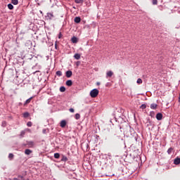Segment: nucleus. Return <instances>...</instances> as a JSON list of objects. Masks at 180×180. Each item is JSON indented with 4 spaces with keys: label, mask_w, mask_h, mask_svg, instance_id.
Listing matches in <instances>:
<instances>
[{
    "label": "nucleus",
    "mask_w": 180,
    "mask_h": 180,
    "mask_svg": "<svg viewBox=\"0 0 180 180\" xmlns=\"http://www.w3.org/2000/svg\"><path fill=\"white\" fill-rule=\"evenodd\" d=\"M98 95H99V90L97 89H94L90 91V96H91V98H96Z\"/></svg>",
    "instance_id": "nucleus-1"
},
{
    "label": "nucleus",
    "mask_w": 180,
    "mask_h": 180,
    "mask_svg": "<svg viewBox=\"0 0 180 180\" xmlns=\"http://www.w3.org/2000/svg\"><path fill=\"white\" fill-rule=\"evenodd\" d=\"M54 18V15H53V13H48L46 15V18L48 20H51Z\"/></svg>",
    "instance_id": "nucleus-2"
},
{
    "label": "nucleus",
    "mask_w": 180,
    "mask_h": 180,
    "mask_svg": "<svg viewBox=\"0 0 180 180\" xmlns=\"http://www.w3.org/2000/svg\"><path fill=\"white\" fill-rule=\"evenodd\" d=\"M66 77L67 78H71V77H72V71L71 70H68L66 72Z\"/></svg>",
    "instance_id": "nucleus-3"
},
{
    "label": "nucleus",
    "mask_w": 180,
    "mask_h": 180,
    "mask_svg": "<svg viewBox=\"0 0 180 180\" xmlns=\"http://www.w3.org/2000/svg\"><path fill=\"white\" fill-rule=\"evenodd\" d=\"M156 119H157V120H162V113L158 112L156 115Z\"/></svg>",
    "instance_id": "nucleus-4"
},
{
    "label": "nucleus",
    "mask_w": 180,
    "mask_h": 180,
    "mask_svg": "<svg viewBox=\"0 0 180 180\" xmlns=\"http://www.w3.org/2000/svg\"><path fill=\"white\" fill-rule=\"evenodd\" d=\"M27 146H28V147L30 148H32V147H34V142L30 141H27Z\"/></svg>",
    "instance_id": "nucleus-5"
},
{
    "label": "nucleus",
    "mask_w": 180,
    "mask_h": 180,
    "mask_svg": "<svg viewBox=\"0 0 180 180\" xmlns=\"http://www.w3.org/2000/svg\"><path fill=\"white\" fill-rule=\"evenodd\" d=\"M112 76H113V72L111 70L106 72V78H110Z\"/></svg>",
    "instance_id": "nucleus-6"
},
{
    "label": "nucleus",
    "mask_w": 180,
    "mask_h": 180,
    "mask_svg": "<svg viewBox=\"0 0 180 180\" xmlns=\"http://www.w3.org/2000/svg\"><path fill=\"white\" fill-rule=\"evenodd\" d=\"M67 126V121L65 120H63L60 122V127L64 128Z\"/></svg>",
    "instance_id": "nucleus-7"
},
{
    "label": "nucleus",
    "mask_w": 180,
    "mask_h": 180,
    "mask_svg": "<svg viewBox=\"0 0 180 180\" xmlns=\"http://www.w3.org/2000/svg\"><path fill=\"white\" fill-rule=\"evenodd\" d=\"M60 161H62L63 162H67V161H68V158H67V156L63 155Z\"/></svg>",
    "instance_id": "nucleus-8"
},
{
    "label": "nucleus",
    "mask_w": 180,
    "mask_h": 180,
    "mask_svg": "<svg viewBox=\"0 0 180 180\" xmlns=\"http://www.w3.org/2000/svg\"><path fill=\"white\" fill-rule=\"evenodd\" d=\"M32 99H33V97H30V98L26 100L24 103V106H26V105H29V103L32 101Z\"/></svg>",
    "instance_id": "nucleus-9"
},
{
    "label": "nucleus",
    "mask_w": 180,
    "mask_h": 180,
    "mask_svg": "<svg viewBox=\"0 0 180 180\" xmlns=\"http://www.w3.org/2000/svg\"><path fill=\"white\" fill-rule=\"evenodd\" d=\"M174 164H175V165H179V164H180V158H175L174 161Z\"/></svg>",
    "instance_id": "nucleus-10"
},
{
    "label": "nucleus",
    "mask_w": 180,
    "mask_h": 180,
    "mask_svg": "<svg viewBox=\"0 0 180 180\" xmlns=\"http://www.w3.org/2000/svg\"><path fill=\"white\" fill-rule=\"evenodd\" d=\"M71 40H72V43H74V44L78 43V38H77L76 37H72Z\"/></svg>",
    "instance_id": "nucleus-11"
},
{
    "label": "nucleus",
    "mask_w": 180,
    "mask_h": 180,
    "mask_svg": "<svg viewBox=\"0 0 180 180\" xmlns=\"http://www.w3.org/2000/svg\"><path fill=\"white\" fill-rule=\"evenodd\" d=\"M74 58L75 60H79L81 58V55L79 53H75L74 55Z\"/></svg>",
    "instance_id": "nucleus-12"
},
{
    "label": "nucleus",
    "mask_w": 180,
    "mask_h": 180,
    "mask_svg": "<svg viewBox=\"0 0 180 180\" xmlns=\"http://www.w3.org/2000/svg\"><path fill=\"white\" fill-rule=\"evenodd\" d=\"M158 106V105H157L155 103H152V104H150V109L155 110V109H157Z\"/></svg>",
    "instance_id": "nucleus-13"
},
{
    "label": "nucleus",
    "mask_w": 180,
    "mask_h": 180,
    "mask_svg": "<svg viewBox=\"0 0 180 180\" xmlns=\"http://www.w3.org/2000/svg\"><path fill=\"white\" fill-rule=\"evenodd\" d=\"M25 154H26V155H30V154H32V150L30 149H26L25 150Z\"/></svg>",
    "instance_id": "nucleus-14"
},
{
    "label": "nucleus",
    "mask_w": 180,
    "mask_h": 180,
    "mask_svg": "<svg viewBox=\"0 0 180 180\" xmlns=\"http://www.w3.org/2000/svg\"><path fill=\"white\" fill-rule=\"evenodd\" d=\"M81 22V18L79 17H75V23H79Z\"/></svg>",
    "instance_id": "nucleus-15"
},
{
    "label": "nucleus",
    "mask_w": 180,
    "mask_h": 180,
    "mask_svg": "<svg viewBox=\"0 0 180 180\" xmlns=\"http://www.w3.org/2000/svg\"><path fill=\"white\" fill-rule=\"evenodd\" d=\"M66 85H67L68 86H71L72 85V80H68V81L66 82Z\"/></svg>",
    "instance_id": "nucleus-16"
},
{
    "label": "nucleus",
    "mask_w": 180,
    "mask_h": 180,
    "mask_svg": "<svg viewBox=\"0 0 180 180\" xmlns=\"http://www.w3.org/2000/svg\"><path fill=\"white\" fill-rule=\"evenodd\" d=\"M75 117L76 120H79V119H81V115H79V113H77L75 114Z\"/></svg>",
    "instance_id": "nucleus-17"
},
{
    "label": "nucleus",
    "mask_w": 180,
    "mask_h": 180,
    "mask_svg": "<svg viewBox=\"0 0 180 180\" xmlns=\"http://www.w3.org/2000/svg\"><path fill=\"white\" fill-rule=\"evenodd\" d=\"M11 4H13V5H18V4H19V1L18 0H12Z\"/></svg>",
    "instance_id": "nucleus-18"
},
{
    "label": "nucleus",
    "mask_w": 180,
    "mask_h": 180,
    "mask_svg": "<svg viewBox=\"0 0 180 180\" xmlns=\"http://www.w3.org/2000/svg\"><path fill=\"white\" fill-rule=\"evenodd\" d=\"M56 75L58 77H61V75H63V72L60 71V70H58L56 72Z\"/></svg>",
    "instance_id": "nucleus-19"
},
{
    "label": "nucleus",
    "mask_w": 180,
    "mask_h": 180,
    "mask_svg": "<svg viewBox=\"0 0 180 180\" xmlns=\"http://www.w3.org/2000/svg\"><path fill=\"white\" fill-rule=\"evenodd\" d=\"M174 150V148H169L168 150H167V154L171 155V153H172V151Z\"/></svg>",
    "instance_id": "nucleus-20"
},
{
    "label": "nucleus",
    "mask_w": 180,
    "mask_h": 180,
    "mask_svg": "<svg viewBox=\"0 0 180 180\" xmlns=\"http://www.w3.org/2000/svg\"><path fill=\"white\" fill-rule=\"evenodd\" d=\"M13 157H14L13 153H9L8 158L11 161H12V160H13Z\"/></svg>",
    "instance_id": "nucleus-21"
},
{
    "label": "nucleus",
    "mask_w": 180,
    "mask_h": 180,
    "mask_svg": "<svg viewBox=\"0 0 180 180\" xmlns=\"http://www.w3.org/2000/svg\"><path fill=\"white\" fill-rule=\"evenodd\" d=\"M75 4H84V0H75Z\"/></svg>",
    "instance_id": "nucleus-22"
},
{
    "label": "nucleus",
    "mask_w": 180,
    "mask_h": 180,
    "mask_svg": "<svg viewBox=\"0 0 180 180\" xmlns=\"http://www.w3.org/2000/svg\"><path fill=\"white\" fill-rule=\"evenodd\" d=\"M8 9H10L11 11H12V9H13V5H12V4H8Z\"/></svg>",
    "instance_id": "nucleus-23"
},
{
    "label": "nucleus",
    "mask_w": 180,
    "mask_h": 180,
    "mask_svg": "<svg viewBox=\"0 0 180 180\" xmlns=\"http://www.w3.org/2000/svg\"><path fill=\"white\" fill-rule=\"evenodd\" d=\"M54 158H56V159L60 158V153H54Z\"/></svg>",
    "instance_id": "nucleus-24"
},
{
    "label": "nucleus",
    "mask_w": 180,
    "mask_h": 180,
    "mask_svg": "<svg viewBox=\"0 0 180 180\" xmlns=\"http://www.w3.org/2000/svg\"><path fill=\"white\" fill-rule=\"evenodd\" d=\"M136 83L140 85V84H143V80L140 78H139L136 81Z\"/></svg>",
    "instance_id": "nucleus-25"
},
{
    "label": "nucleus",
    "mask_w": 180,
    "mask_h": 180,
    "mask_svg": "<svg viewBox=\"0 0 180 180\" xmlns=\"http://www.w3.org/2000/svg\"><path fill=\"white\" fill-rule=\"evenodd\" d=\"M147 108V105L146 104H142L141 106H140V109H146Z\"/></svg>",
    "instance_id": "nucleus-26"
},
{
    "label": "nucleus",
    "mask_w": 180,
    "mask_h": 180,
    "mask_svg": "<svg viewBox=\"0 0 180 180\" xmlns=\"http://www.w3.org/2000/svg\"><path fill=\"white\" fill-rule=\"evenodd\" d=\"M60 92H65V88L64 86H60Z\"/></svg>",
    "instance_id": "nucleus-27"
},
{
    "label": "nucleus",
    "mask_w": 180,
    "mask_h": 180,
    "mask_svg": "<svg viewBox=\"0 0 180 180\" xmlns=\"http://www.w3.org/2000/svg\"><path fill=\"white\" fill-rule=\"evenodd\" d=\"M29 115H30L29 112H25L23 113V117H27L29 116Z\"/></svg>",
    "instance_id": "nucleus-28"
},
{
    "label": "nucleus",
    "mask_w": 180,
    "mask_h": 180,
    "mask_svg": "<svg viewBox=\"0 0 180 180\" xmlns=\"http://www.w3.org/2000/svg\"><path fill=\"white\" fill-rule=\"evenodd\" d=\"M152 3H153V5H157V4H158V0H152Z\"/></svg>",
    "instance_id": "nucleus-29"
},
{
    "label": "nucleus",
    "mask_w": 180,
    "mask_h": 180,
    "mask_svg": "<svg viewBox=\"0 0 180 180\" xmlns=\"http://www.w3.org/2000/svg\"><path fill=\"white\" fill-rule=\"evenodd\" d=\"M1 126H2V127H6V122L3 121L2 124H1Z\"/></svg>",
    "instance_id": "nucleus-30"
},
{
    "label": "nucleus",
    "mask_w": 180,
    "mask_h": 180,
    "mask_svg": "<svg viewBox=\"0 0 180 180\" xmlns=\"http://www.w3.org/2000/svg\"><path fill=\"white\" fill-rule=\"evenodd\" d=\"M32 122H28L27 123V126L28 127H32Z\"/></svg>",
    "instance_id": "nucleus-31"
},
{
    "label": "nucleus",
    "mask_w": 180,
    "mask_h": 180,
    "mask_svg": "<svg viewBox=\"0 0 180 180\" xmlns=\"http://www.w3.org/2000/svg\"><path fill=\"white\" fill-rule=\"evenodd\" d=\"M69 110L71 113H74V112H75L74 108H70V109H69Z\"/></svg>",
    "instance_id": "nucleus-32"
},
{
    "label": "nucleus",
    "mask_w": 180,
    "mask_h": 180,
    "mask_svg": "<svg viewBox=\"0 0 180 180\" xmlns=\"http://www.w3.org/2000/svg\"><path fill=\"white\" fill-rule=\"evenodd\" d=\"M25 131H22L20 135L21 136H25Z\"/></svg>",
    "instance_id": "nucleus-33"
},
{
    "label": "nucleus",
    "mask_w": 180,
    "mask_h": 180,
    "mask_svg": "<svg viewBox=\"0 0 180 180\" xmlns=\"http://www.w3.org/2000/svg\"><path fill=\"white\" fill-rule=\"evenodd\" d=\"M118 140H123L120 136H117Z\"/></svg>",
    "instance_id": "nucleus-34"
},
{
    "label": "nucleus",
    "mask_w": 180,
    "mask_h": 180,
    "mask_svg": "<svg viewBox=\"0 0 180 180\" xmlns=\"http://www.w3.org/2000/svg\"><path fill=\"white\" fill-rule=\"evenodd\" d=\"M96 139L98 140L99 139V135H96Z\"/></svg>",
    "instance_id": "nucleus-35"
},
{
    "label": "nucleus",
    "mask_w": 180,
    "mask_h": 180,
    "mask_svg": "<svg viewBox=\"0 0 180 180\" xmlns=\"http://www.w3.org/2000/svg\"><path fill=\"white\" fill-rule=\"evenodd\" d=\"M154 115V112H150V116H153Z\"/></svg>",
    "instance_id": "nucleus-36"
},
{
    "label": "nucleus",
    "mask_w": 180,
    "mask_h": 180,
    "mask_svg": "<svg viewBox=\"0 0 180 180\" xmlns=\"http://www.w3.org/2000/svg\"><path fill=\"white\" fill-rule=\"evenodd\" d=\"M113 175H115V174H112V175H106V176H113Z\"/></svg>",
    "instance_id": "nucleus-37"
},
{
    "label": "nucleus",
    "mask_w": 180,
    "mask_h": 180,
    "mask_svg": "<svg viewBox=\"0 0 180 180\" xmlns=\"http://www.w3.org/2000/svg\"><path fill=\"white\" fill-rule=\"evenodd\" d=\"M179 103H180V94H179Z\"/></svg>",
    "instance_id": "nucleus-38"
},
{
    "label": "nucleus",
    "mask_w": 180,
    "mask_h": 180,
    "mask_svg": "<svg viewBox=\"0 0 180 180\" xmlns=\"http://www.w3.org/2000/svg\"><path fill=\"white\" fill-rule=\"evenodd\" d=\"M55 49H57V44H55Z\"/></svg>",
    "instance_id": "nucleus-39"
},
{
    "label": "nucleus",
    "mask_w": 180,
    "mask_h": 180,
    "mask_svg": "<svg viewBox=\"0 0 180 180\" xmlns=\"http://www.w3.org/2000/svg\"><path fill=\"white\" fill-rule=\"evenodd\" d=\"M96 84H97V85H101L100 82H97Z\"/></svg>",
    "instance_id": "nucleus-40"
},
{
    "label": "nucleus",
    "mask_w": 180,
    "mask_h": 180,
    "mask_svg": "<svg viewBox=\"0 0 180 180\" xmlns=\"http://www.w3.org/2000/svg\"><path fill=\"white\" fill-rule=\"evenodd\" d=\"M59 39H61V34H60L59 35Z\"/></svg>",
    "instance_id": "nucleus-41"
},
{
    "label": "nucleus",
    "mask_w": 180,
    "mask_h": 180,
    "mask_svg": "<svg viewBox=\"0 0 180 180\" xmlns=\"http://www.w3.org/2000/svg\"><path fill=\"white\" fill-rule=\"evenodd\" d=\"M79 63H80V62H77V65H79Z\"/></svg>",
    "instance_id": "nucleus-42"
}]
</instances>
